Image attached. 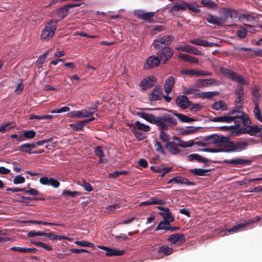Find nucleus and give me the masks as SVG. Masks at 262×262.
I'll list each match as a JSON object with an SVG mask.
<instances>
[{"mask_svg": "<svg viewBox=\"0 0 262 262\" xmlns=\"http://www.w3.org/2000/svg\"><path fill=\"white\" fill-rule=\"evenodd\" d=\"M213 121L226 123H230L232 121H234L235 123L234 126L231 125L223 127V128H225L227 130H230L231 128L238 127L242 124L245 125L251 124V121L248 115L243 112H242L241 115L239 116H230L229 114H228L227 115L215 117L213 118Z\"/></svg>", "mask_w": 262, "mask_h": 262, "instance_id": "obj_1", "label": "nucleus"}, {"mask_svg": "<svg viewBox=\"0 0 262 262\" xmlns=\"http://www.w3.org/2000/svg\"><path fill=\"white\" fill-rule=\"evenodd\" d=\"M222 141L220 143V148L221 151L227 152H239L244 149L247 146V142L239 141L233 142L223 136Z\"/></svg>", "mask_w": 262, "mask_h": 262, "instance_id": "obj_2", "label": "nucleus"}, {"mask_svg": "<svg viewBox=\"0 0 262 262\" xmlns=\"http://www.w3.org/2000/svg\"><path fill=\"white\" fill-rule=\"evenodd\" d=\"M173 139L178 140V143L176 144L173 142H169L166 145V148L173 155L178 154L180 152L181 150L178 148V146L182 148H186L191 147L194 145V142L192 140L184 141L180 140L179 138L177 137H173Z\"/></svg>", "mask_w": 262, "mask_h": 262, "instance_id": "obj_3", "label": "nucleus"}, {"mask_svg": "<svg viewBox=\"0 0 262 262\" xmlns=\"http://www.w3.org/2000/svg\"><path fill=\"white\" fill-rule=\"evenodd\" d=\"M58 20L52 19L48 23L41 34V39L43 41H48L54 35L57 29Z\"/></svg>", "mask_w": 262, "mask_h": 262, "instance_id": "obj_4", "label": "nucleus"}, {"mask_svg": "<svg viewBox=\"0 0 262 262\" xmlns=\"http://www.w3.org/2000/svg\"><path fill=\"white\" fill-rule=\"evenodd\" d=\"M173 40V36L171 35L164 36L154 40L152 46L156 50L163 49L164 47H167Z\"/></svg>", "mask_w": 262, "mask_h": 262, "instance_id": "obj_5", "label": "nucleus"}, {"mask_svg": "<svg viewBox=\"0 0 262 262\" xmlns=\"http://www.w3.org/2000/svg\"><path fill=\"white\" fill-rule=\"evenodd\" d=\"M223 74L233 81H235L241 84H245L247 83L245 80L244 78L241 75L233 72L228 69H223L221 70Z\"/></svg>", "mask_w": 262, "mask_h": 262, "instance_id": "obj_6", "label": "nucleus"}, {"mask_svg": "<svg viewBox=\"0 0 262 262\" xmlns=\"http://www.w3.org/2000/svg\"><path fill=\"white\" fill-rule=\"evenodd\" d=\"M160 51L158 52L157 54L158 57L163 64H165L172 56L173 52V50L168 47H164L163 49H160Z\"/></svg>", "mask_w": 262, "mask_h": 262, "instance_id": "obj_7", "label": "nucleus"}, {"mask_svg": "<svg viewBox=\"0 0 262 262\" xmlns=\"http://www.w3.org/2000/svg\"><path fill=\"white\" fill-rule=\"evenodd\" d=\"M253 101L255 104V106L253 108V113L255 117V118L259 120V121L262 122V115L261 112L258 106V104L257 103V101L259 99V96L258 93V90L256 88H254L253 89Z\"/></svg>", "mask_w": 262, "mask_h": 262, "instance_id": "obj_8", "label": "nucleus"}, {"mask_svg": "<svg viewBox=\"0 0 262 262\" xmlns=\"http://www.w3.org/2000/svg\"><path fill=\"white\" fill-rule=\"evenodd\" d=\"M261 132V129L256 125H253L250 127L247 130L245 127L241 128L237 130H233L231 132L230 135L232 136H239L242 134L248 133L251 135H254Z\"/></svg>", "mask_w": 262, "mask_h": 262, "instance_id": "obj_9", "label": "nucleus"}, {"mask_svg": "<svg viewBox=\"0 0 262 262\" xmlns=\"http://www.w3.org/2000/svg\"><path fill=\"white\" fill-rule=\"evenodd\" d=\"M94 114L92 108L83 109L80 111H71L69 113V116L72 118H85L91 116Z\"/></svg>", "mask_w": 262, "mask_h": 262, "instance_id": "obj_10", "label": "nucleus"}, {"mask_svg": "<svg viewBox=\"0 0 262 262\" xmlns=\"http://www.w3.org/2000/svg\"><path fill=\"white\" fill-rule=\"evenodd\" d=\"M160 64V60L158 56L152 55L148 57L144 64L145 70L154 68L158 67Z\"/></svg>", "mask_w": 262, "mask_h": 262, "instance_id": "obj_11", "label": "nucleus"}, {"mask_svg": "<svg viewBox=\"0 0 262 262\" xmlns=\"http://www.w3.org/2000/svg\"><path fill=\"white\" fill-rule=\"evenodd\" d=\"M156 78L154 76H149L144 78L140 83L139 86L142 90H146L153 86L156 83Z\"/></svg>", "mask_w": 262, "mask_h": 262, "instance_id": "obj_12", "label": "nucleus"}, {"mask_svg": "<svg viewBox=\"0 0 262 262\" xmlns=\"http://www.w3.org/2000/svg\"><path fill=\"white\" fill-rule=\"evenodd\" d=\"M220 12L223 15V16H221L220 17L224 18L225 19V23L227 21L228 17H230L231 18H235L238 16V13L236 11L234 10H231L228 8H225L220 9Z\"/></svg>", "mask_w": 262, "mask_h": 262, "instance_id": "obj_13", "label": "nucleus"}, {"mask_svg": "<svg viewBox=\"0 0 262 262\" xmlns=\"http://www.w3.org/2000/svg\"><path fill=\"white\" fill-rule=\"evenodd\" d=\"M182 73L188 75L196 76H211L212 73L205 70H196L193 69H186L182 71Z\"/></svg>", "mask_w": 262, "mask_h": 262, "instance_id": "obj_14", "label": "nucleus"}, {"mask_svg": "<svg viewBox=\"0 0 262 262\" xmlns=\"http://www.w3.org/2000/svg\"><path fill=\"white\" fill-rule=\"evenodd\" d=\"M80 6L79 3L68 5L57 10V14L61 18H64L70 12V9Z\"/></svg>", "mask_w": 262, "mask_h": 262, "instance_id": "obj_15", "label": "nucleus"}, {"mask_svg": "<svg viewBox=\"0 0 262 262\" xmlns=\"http://www.w3.org/2000/svg\"><path fill=\"white\" fill-rule=\"evenodd\" d=\"M245 227V224L241 223L235 226L231 229H219L216 230L217 233L219 234L220 236H223L228 235V233H235L237 232L240 229Z\"/></svg>", "mask_w": 262, "mask_h": 262, "instance_id": "obj_16", "label": "nucleus"}, {"mask_svg": "<svg viewBox=\"0 0 262 262\" xmlns=\"http://www.w3.org/2000/svg\"><path fill=\"white\" fill-rule=\"evenodd\" d=\"M168 239L171 244L177 245H180L185 242L184 235L180 233H174L170 235Z\"/></svg>", "mask_w": 262, "mask_h": 262, "instance_id": "obj_17", "label": "nucleus"}, {"mask_svg": "<svg viewBox=\"0 0 262 262\" xmlns=\"http://www.w3.org/2000/svg\"><path fill=\"white\" fill-rule=\"evenodd\" d=\"M98 247L100 249L105 250V255L107 256H120L124 253L123 250H118L115 248L112 249L104 246H98Z\"/></svg>", "mask_w": 262, "mask_h": 262, "instance_id": "obj_18", "label": "nucleus"}, {"mask_svg": "<svg viewBox=\"0 0 262 262\" xmlns=\"http://www.w3.org/2000/svg\"><path fill=\"white\" fill-rule=\"evenodd\" d=\"M223 136H218L217 135H212L207 137L205 138V142H207V145L214 144L218 147L220 146V143L222 141Z\"/></svg>", "mask_w": 262, "mask_h": 262, "instance_id": "obj_19", "label": "nucleus"}, {"mask_svg": "<svg viewBox=\"0 0 262 262\" xmlns=\"http://www.w3.org/2000/svg\"><path fill=\"white\" fill-rule=\"evenodd\" d=\"M39 182L41 184L51 185L54 188H58L60 185L59 182L52 178L41 177L39 179Z\"/></svg>", "mask_w": 262, "mask_h": 262, "instance_id": "obj_20", "label": "nucleus"}, {"mask_svg": "<svg viewBox=\"0 0 262 262\" xmlns=\"http://www.w3.org/2000/svg\"><path fill=\"white\" fill-rule=\"evenodd\" d=\"M163 98V93L160 86H156L150 94L149 100L150 101L160 100Z\"/></svg>", "mask_w": 262, "mask_h": 262, "instance_id": "obj_21", "label": "nucleus"}, {"mask_svg": "<svg viewBox=\"0 0 262 262\" xmlns=\"http://www.w3.org/2000/svg\"><path fill=\"white\" fill-rule=\"evenodd\" d=\"M154 124H156L160 130H168V125L167 123L164 116L159 117H156L154 120Z\"/></svg>", "mask_w": 262, "mask_h": 262, "instance_id": "obj_22", "label": "nucleus"}, {"mask_svg": "<svg viewBox=\"0 0 262 262\" xmlns=\"http://www.w3.org/2000/svg\"><path fill=\"white\" fill-rule=\"evenodd\" d=\"M206 20L208 23L217 26H221L223 24L225 23V19L224 18L210 14L208 15L206 17Z\"/></svg>", "mask_w": 262, "mask_h": 262, "instance_id": "obj_23", "label": "nucleus"}, {"mask_svg": "<svg viewBox=\"0 0 262 262\" xmlns=\"http://www.w3.org/2000/svg\"><path fill=\"white\" fill-rule=\"evenodd\" d=\"M186 2H182L181 3L172 6L169 10V13L173 15H178L179 12L186 10Z\"/></svg>", "mask_w": 262, "mask_h": 262, "instance_id": "obj_24", "label": "nucleus"}, {"mask_svg": "<svg viewBox=\"0 0 262 262\" xmlns=\"http://www.w3.org/2000/svg\"><path fill=\"white\" fill-rule=\"evenodd\" d=\"M176 103L182 109L188 108L190 105V102L187 97L181 95L178 96L176 100Z\"/></svg>", "mask_w": 262, "mask_h": 262, "instance_id": "obj_25", "label": "nucleus"}, {"mask_svg": "<svg viewBox=\"0 0 262 262\" xmlns=\"http://www.w3.org/2000/svg\"><path fill=\"white\" fill-rule=\"evenodd\" d=\"M174 183L179 184H185L186 185H192L193 182H190L188 179L183 177L178 176L171 179L168 182V184Z\"/></svg>", "mask_w": 262, "mask_h": 262, "instance_id": "obj_26", "label": "nucleus"}, {"mask_svg": "<svg viewBox=\"0 0 262 262\" xmlns=\"http://www.w3.org/2000/svg\"><path fill=\"white\" fill-rule=\"evenodd\" d=\"M158 209L161 210L162 211L160 213L164 219V221L169 223L174 222V218L172 216L171 212L168 208L164 209L162 207H158Z\"/></svg>", "mask_w": 262, "mask_h": 262, "instance_id": "obj_27", "label": "nucleus"}, {"mask_svg": "<svg viewBox=\"0 0 262 262\" xmlns=\"http://www.w3.org/2000/svg\"><path fill=\"white\" fill-rule=\"evenodd\" d=\"M165 203V201L162 199H159L157 198L152 197L149 200L140 203V206L143 205H151L154 204L163 205Z\"/></svg>", "mask_w": 262, "mask_h": 262, "instance_id": "obj_28", "label": "nucleus"}, {"mask_svg": "<svg viewBox=\"0 0 262 262\" xmlns=\"http://www.w3.org/2000/svg\"><path fill=\"white\" fill-rule=\"evenodd\" d=\"M174 82L175 79L173 76H170L166 80L164 85V90L166 94L171 92Z\"/></svg>", "mask_w": 262, "mask_h": 262, "instance_id": "obj_29", "label": "nucleus"}, {"mask_svg": "<svg viewBox=\"0 0 262 262\" xmlns=\"http://www.w3.org/2000/svg\"><path fill=\"white\" fill-rule=\"evenodd\" d=\"M129 126L132 128L135 127L137 130L144 132H147L150 130L149 126L146 125L138 121H136L134 124L129 125Z\"/></svg>", "mask_w": 262, "mask_h": 262, "instance_id": "obj_30", "label": "nucleus"}, {"mask_svg": "<svg viewBox=\"0 0 262 262\" xmlns=\"http://www.w3.org/2000/svg\"><path fill=\"white\" fill-rule=\"evenodd\" d=\"M212 108L213 110L220 111H227L228 109L226 103L222 100L214 102L212 105Z\"/></svg>", "mask_w": 262, "mask_h": 262, "instance_id": "obj_31", "label": "nucleus"}, {"mask_svg": "<svg viewBox=\"0 0 262 262\" xmlns=\"http://www.w3.org/2000/svg\"><path fill=\"white\" fill-rule=\"evenodd\" d=\"M178 57L188 62L192 63H198L199 62V60L196 57L187 54H179Z\"/></svg>", "mask_w": 262, "mask_h": 262, "instance_id": "obj_32", "label": "nucleus"}, {"mask_svg": "<svg viewBox=\"0 0 262 262\" xmlns=\"http://www.w3.org/2000/svg\"><path fill=\"white\" fill-rule=\"evenodd\" d=\"M250 161L248 160L242 159H235L225 161V162L229 164L233 165H244L250 163Z\"/></svg>", "mask_w": 262, "mask_h": 262, "instance_id": "obj_33", "label": "nucleus"}, {"mask_svg": "<svg viewBox=\"0 0 262 262\" xmlns=\"http://www.w3.org/2000/svg\"><path fill=\"white\" fill-rule=\"evenodd\" d=\"M35 148V145L34 143H25L19 146V150L21 151L28 153V154H32L31 150L32 149Z\"/></svg>", "mask_w": 262, "mask_h": 262, "instance_id": "obj_34", "label": "nucleus"}, {"mask_svg": "<svg viewBox=\"0 0 262 262\" xmlns=\"http://www.w3.org/2000/svg\"><path fill=\"white\" fill-rule=\"evenodd\" d=\"M137 115L151 123H153L156 117V116L152 114H147L142 112H138L137 113Z\"/></svg>", "mask_w": 262, "mask_h": 262, "instance_id": "obj_35", "label": "nucleus"}, {"mask_svg": "<svg viewBox=\"0 0 262 262\" xmlns=\"http://www.w3.org/2000/svg\"><path fill=\"white\" fill-rule=\"evenodd\" d=\"M95 155L100 158L98 163H105L107 161L105 158L102 148L100 146L97 147L95 149Z\"/></svg>", "mask_w": 262, "mask_h": 262, "instance_id": "obj_36", "label": "nucleus"}, {"mask_svg": "<svg viewBox=\"0 0 262 262\" xmlns=\"http://www.w3.org/2000/svg\"><path fill=\"white\" fill-rule=\"evenodd\" d=\"M158 251L160 254L167 256L171 254L173 252V250L167 246H164L160 247Z\"/></svg>", "mask_w": 262, "mask_h": 262, "instance_id": "obj_37", "label": "nucleus"}, {"mask_svg": "<svg viewBox=\"0 0 262 262\" xmlns=\"http://www.w3.org/2000/svg\"><path fill=\"white\" fill-rule=\"evenodd\" d=\"M201 3L204 7L208 9H216L217 8V4L211 0H202Z\"/></svg>", "mask_w": 262, "mask_h": 262, "instance_id": "obj_38", "label": "nucleus"}, {"mask_svg": "<svg viewBox=\"0 0 262 262\" xmlns=\"http://www.w3.org/2000/svg\"><path fill=\"white\" fill-rule=\"evenodd\" d=\"M189 42L193 44L203 47H211L212 45L211 42L201 39L190 40Z\"/></svg>", "mask_w": 262, "mask_h": 262, "instance_id": "obj_39", "label": "nucleus"}, {"mask_svg": "<svg viewBox=\"0 0 262 262\" xmlns=\"http://www.w3.org/2000/svg\"><path fill=\"white\" fill-rule=\"evenodd\" d=\"M188 160L190 161L193 160H195L200 162H206L207 161V160L205 158L196 154H192L189 155L188 157Z\"/></svg>", "mask_w": 262, "mask_h": 262, "instance_id": "obj_40", "label": "nucleus"}, {"mask_svg": "<svg viewBox=\"0 0 262 262\" xmlns=\"http://www.w3.org/2000/svg\"><path fill=\"white\" fill-rule=\"evenodd\" d=\"M190 172L196 176H206L207 173L209 171L208 169L194 168L190 169Z\"/></svg>", "mask_w": 262, "mask_h": 262, "instance_id": "obj_41", "label": "nucleus"}, {"mask_svg": "<svg viewBox=\"0 0 262 262\" xmlns=\"http://www.w3.org/2000/svg\"><path fill=\"white\" fill-rule=\"evenodd\" d=\"M13 127L14 126L12 125V123L10 122L2 123L0 126V132L4 133L13 128Z\"/></svg>", "mask_w": 262, "mask_h": 262, "instance_id": "obj_42", "label": "nucleus"}, {"mask_svg": "<svg viewBox=\"0 0 262 262\" xmlns=\"http://www.w3.org/2000/svg\"><path fill=\"white\" fill-rule=\"evenodd\" d=\"M171 169V167H157V168L154 169V172L156 173H161V177H163L166 173L170 172Z\"/></svg>", "mask_w": 262, "mask_h": 262, "instance_id": "obj_43", "label": "nucleus"}, {"mask_svg": "<svg viewBox=\"0 0 262 262\" xmlns=\"http://www.w3.org/2000/svg\"><path fill=\"white\" fill-rule=\"evenodd\" d=\"M178 119L183 122H191L195 121L194 118H189V117L181 114H176Z\"/></svg>", "mask_w": 262, "mask_h": 262, "instance_id": "obj_44", "label": "nucleus"}, {"mask_svg": "<svg viewBox=\"0 0 262 262\" xmlns=\"http://www.w3.org/2000/svg\"><path fill=\"white\" fill-rule=\"evenodd\" d=\"M170 223L166 222L165 221H162L160 222L158 226L156 227V230H168Z\"/></svg>", "mask_w": 262, "mask_h": 262, "instance_id": "obj_45", "label": "nucleus"}, {"mask_svg": "<svg viewBox=\"0 0 262 262\" xmlns=\"http://www.w3.org/2000/svg\"><path fill=\"white\" fill-rule=\"evenodd\" d=\"M78 184L80 186L83 187L84 190L88 192H91L93 190V187L91 186V185L89 183L83 180H82L81 181H79L78 182Z\"/></svg>", "mask_w": 262, "mask_h": 262, "instance_id": "obj_46", "label": "nucleus"}, {"mask_svg": "<svg viewBox=\"0 0 262 262\" xmlns=\"http://www.w3.org/2000/svg\"><path fill=\"white\" fill-rule=\"evenodd\" d=\"M165 119V120L169 126H174L177 124L176 119L170 115H165L164 116Z\"/></svg>", "mask_w": 262, "mask_h": 262, "instance_id": "obj_47", "label": "nucleus"}, {"mask_svg": "<svg viewBox=\"0 0 262 262\" xmlns=\"http://www.w3.org/2000/svg\"><path fill=\"white\" fill-rule=\"evenodd\" d=\"M217 94L216 92H206L199 93V97L203 98H211Z\"/></svg>", "mask_w": 262, "mask_h": 262, "instance_id": "obj_48", "label": "nucleus"}, {"mask_svg": "<svg viewBox=\"0 0 262 262\" xmlns=\"http://www.w3.org/2000/svg\"><path fill=\"white\" fill-rule=\"evenodd\" d=\"M199 91L196 89H195L193 88L189 87L187 88H185L184 90V93L186 95L188 94H193L194 95H197L199 96Z\"/></svg>", "mask_w": 262, "mask_h": 262, "instance_id": "obj_49", "label": "nucleus"}, {"mask_svg": "<svg viewBox=\"0 0 262 262\" xmlns=\"http://www.w3.org/2000/svg\"><path fill=\"white\" fill-rule=\"evenodd\" d=\"M132 132L139 140H142L145 138L144 135L135 127L132 128Z\"/></svg>", "mask_w": 262, "mask_h": 262, "instance_id": "obj_50", "label": "nucleus"}, {"mask_svg": "<svg viewBox=\"0 0 262 262\" xmlns=\"http://www.w3.org/2000/svg\"><path fill=\"white\" fill-rule=\"evenodd\" d=\"M75 130H80L83 127V123L79 121L77 123H72L69 125Z\"/></svg>", "mask_w": 262, "mask_h": 262, "instance_id": "obj_51", "label": "nucleus"}, {"mask_svg": "<svg viewBox=\"0 0 262 262\" xmlns=\"http://www.w3.org/2000/svg\"><path fill=\"white\" fill-rule=\"evenodd\" d=\"M45 236L48 237L51 239H55V240H61V239L67 238L64 236H62L61 235H54L52 233H46Z\"/></svg>", "mask_w": 262, "mask_h": 262, "instance_id": "obj_52", "label": "nucleus"}, {"mask_svg": "<svg viewBox=\"0 0 262 262\" xmlns=\"http://www.w3.org/2000/svg\"><path fill=\"white\" fill-rule=\"evenodd\" d=\"M186 6H187L186 7V9H188L189 10H191L193 12L198 13H200L201 11V10L199 9H198L197 6H194L192 4H188L186 3Z\"/></svg>", "mask_w": 262, "mask_h": 262, "instance_id": "obj_53", "label": "nucleus"}, {"mask_svg": "<svg viewBox=\"0 0 262 262\" xmlns=\"http://www.w3.org/2000/svg\"><path fill=\"white\" fill-rule=\"evenodd\" d=\"M23 135L27 139H33L36 135V132L33 130L24 132Z\"/></svg>", "mask_w": 262, "mask_h": 262, "instance_id": "obj_54", "label": "nucleus"}, {"mask_svg": "<svg viewBox=\"0 0 262 262\" xmlns=\"http://www.w3.org/2000/svg\"><path fill=\"white\" fill-rule=\"evenodd\" d=\"M120 208V206L119 204H114L111 206H108L106 208V212L111 213L114 212L116 209H118Z\"/></svg>", "mask_w": 262, "mask_h": 262, "instance_id": "obj_55", "label": "nucleus"}, {"mask_svg": "<svg viewBox=\"0 0 262 262\" xmlns=\"http://www.w3.org/2000/svg\"><path fill=\"white\" fill-rule=\"evenodd\" d=\"M237 98L235 100V104L237 108H241L244 103V99L243 96H236Z\"/></svg>", "mask_w": 262, "mask_h": 262, "instance_id": "obj_56", "label": "nucleus"}, {"mask_svg": "<svg viewBox=\"0 0 262 262\" xmlns=\"http://www.w3.org/2000/svg\"><path fill=\"white\" fill-rule=\"evenodd\" d=\"M155 15V12H145L144 14V15L143 16V17L142 19L145 20V21H150L151 18H152Z\"/></svg>", "mask_w": 262, "mask_h": 262, "instance_id": "obj_57", "label": "nucleus"}, {"mask_svg": "<svg viewBox=\"0 0 262 262\" xmlns=\"http://www.w3.org/2000/svg\"><path fill=\"white\" fill-rule=\"evenodd\" d=\"M75 244L77 245L86 247H93L94 246V244L92 243L88 242L85 241H76Z\"/></svg>", "mask_w": 262, "mask_h": 262, "instance_id": "obj_58", "label": "nucleus"}, {"mask_svg": "<svg viewBox=\"0 0 262 262\" xmlns=\"http://www.w3.org/2000/svg\"><path fill=\"white\" fill-rule=\"evenodd\" d=\"M79 194L80 193L77 191H71L69 190H65L63 191V192L62 193V195H65V196L68 195V196H72V197H74L76 195H79Z\"/></svg>", "mask_w": 262, "mask_h": 262, "instance_id": "obj_59", "label": "nucleus"}, {"mask_svg": "<svg viewBox=\"0 0 262 262\" xmlns=\"http://www.w3.org/2000/svg\"><path fill=\"white\" fill-rule=\"evenodd\" d=\"M154 147L156 150L163 155L165 154L164 149L163 148L161 143L158 141L155 142L154 144Z\"/></svg>", "mask_w": 262, "mask_h": 262, "instance_id": "obj_60", "label": "nucleus"}, {"mask_svg": "<svg viewBox=\"0 0 262 262\" xmlns=\"http://www.w3.org/2000/svg\"><path fill=\"white\" fill-rule=\"evenodd\" d=\"M25 182V178L20 175L16 176L13 180V183L16 185L24 183Z\"/></svg>", "mask_w": 262, "mask_h": 262, "instance_id": "obj_61", "label": "nucleus"}, {"mask_svg": "<svg viewBox=\"0 0 262 262\" xmlns=\"http://www.w3.org/2000/svg\"><path fill=\"white\" fill-rule=\"evenodd\" d=\"M160 139L164 142H168L169 138L168 135L164 132V130H161L159 135Z\"/></svg>", "mask_w": 262, "mask_h": 262, "instance_id": "obj_62", "label": "nucleus"}, {"mask_svg": "<svg viewBox=\"0 0 262 262\" xmlns=\"http://www.w3.org/2000/svg\"><path fill=\"white\" fill-rule=\"evenodd\" d=\"M49 51L46 52L43 54L40 55L39 57L38 58L36 62L39 64H41L43 63L45 61V59L49 53Z\"/></svg>", "mask_w": 262, "mask_h": 262, "instance_id": "obj_63", "label": "nucleus"}, {"mask_svg": "<svg viewBox=\"0 0 262 262\" xmlns=\"http://www.w3.org/2000/svg\"><path fill=\"white\" fill-rule=\"evenodd\" d=\"M203 105L200 103H193L190 107L191 112H197L202 109Z\"/></svg>", "mask_w": 262, "mask_h": 262, "instance_id": "obj_64", "label": "nucleus"}]
</instances>
